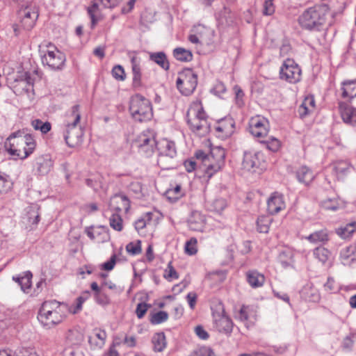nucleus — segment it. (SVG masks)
Listing matches in <instances>:
<instances>
[{
  "instance_id": "f257e3e1",
  "label": "nucleus",
  "mask_w": 356,
  "mask_h": 356,
  "mask_svg": "<svg viewBox=\"0 0 356 356\" xmlns=\"http://www.w3.org/2000/svg\"><path fill=\"white\" fill-rule=\"evenodd\" d=\"M89 295L86 292V297L79 296L76 299L75 305L70 307L64 303L56 300L44 301L38 312V319L46 328L50 329L61 323L67 317V312L76 314L82 309V305Z\"/></svg>"
},
{
  "instance_id": "f03ea898",
  "label": "nucleus",
  "mask_w": 356,
  "mask_h": 356,
  "mask_svg": "<svg viewBox=\"0 0 356 356\" xmlns=\"http://www.w3.org/2000/svg\"><path fill=\"white\" fill-rule=\"evenodd\" d=\"M4 147L11 156L24 159L33 153L35 148V142L31 135L23 134L19 131L12 134L7 138Z\"/></svg>"
},
{
  "instance_id": "7ed1b4c3",
  "label": "nucleus",
  "mask_w": 356,
  "mask_h": 356,
  "mask_svg": "<svg viewBox=\"0 0 356 356\" xmlns=\"http://www.w3.org/2000/svg\"><path fill=\"white\" fill-rule=\"evenodd\" d=\"M329 8L325 4L315 5L306 9L298 17V24L302 29L318 31L326 21Z\"/></svg>"
},
{
  "instance_id": "20e7f679",
  "label": "nucleus",
  "mask_w": 356,
  "mask_h": 356,
  "mask_svg": "<svg viewBox=\"0 0 356 356\" xmlns=\"http://www.w3.org/2000/svg\"><path fill=\"white\" fill-rule=\"evenodd\" d=\"M187 123L193 132L199 136H206L211 129L207 115L200 105L191 106L186 114Z\"/></svg>"
},
{
  "instance_id": "39448f33",
  "label": "nucleus",
  "mask_w": 356,
  "mask_h": 356,
  "mask_svg": "<svg viewBox=\"0 0 356 356\" xmlns=\"http://www.w3.org/2000/svg\"><path fill=\"white\" fill-rule=\"evenodd\" d=\"M129 112L132 118L140 122L149 120L153 116L151 102L139 94L131 98Z\"/></svg>"
},
{
  "instance_id": "423d86ee",
  "label": "nucleus",
  "mask_w": 356,
  "mask_h": 356,
  "mask_svg": "<svg viewBox=\"0 0 356 356\" xmlns=\"http://www.w3.org/2000/svg\"><path fill=\"white\" fill-rule=\"evenodd\" d=\"M177 87L179 92L186 96L191 95L197 85V75L192 69L186 68L179 72Z\"/></svg>"
},
{
  "instance_id": "0eeeda50",
  "label": "nucleus",
  "mask_w": 356,
  "mask_h": 356,
  "mask_svg": "<svg viewBox=\"0 0 356 356\" xmlns=\"http://www.w3.org/2000/svg\"><path fill=\"white\" fill-rule=\"evenodd\" d=\"M19 15L21 17V23L26 30H31L35 24L38 18V8L32 2H28L22 5L19 10Z\"/></svg>"
},
{
  "instance_id": "6e6552de",
  "label": "nucleus",
  "mask_w": 356,
  "mask_h": 356,
  "mask_svg": "<svg viewBox=\"0 0 356 356\" xmlns=\"http://www.w3.org/2000/svg\"><path fill=\"white\" fill-rule=\"evenodd\" d=\"M213 318L215 327L218 332L230 334L232 332L233 323L225 314L223 305L219 303L213 312Z\"/></svg>"
},
{
  "instance_id": "1a4fd4ad",
  "label": "nucleus",
  "mask_w": 356,
  "mask_h": 356,
  "mask_svg": "<svg viewBox=\"0 0 356 356\" xmlns=\"http://www.w3.org/2000/svg\"><path fill=\"white\" fill-rule=\"evenodd\" d=\"M301 70L292 59H286L281 67L280 74L282 79L296 83L301 79Z\"/></svg>"
},
{
  "instance_id": "9d476101",
  "label": "nucleus",
  "mask_w": 356,
  "mask_h": 356,
  "mask_svg": "<svg viewBox=\"0 0 356 356\" xmlns=\"http://www.w3.org/2000/svg\"><path fill=\"white\" fill-rule=\"evenodd\" d=\"M156 143L154 134L149 130L140 134L134 142V145L138 148L139 152L145 154L147 156L153 153Z\"/></svg>"
},
{
  "instance_id": "9b49d317",
  "label": "nucleus",
  "mask_w": 356,
  "mask_h": 356,
  "mask_svg": "<svg viewBox=\"0 0 356 356\" xmlns=\"http://www.w3.org/2000/svg\"><path fill=\"white\" fill-rule=\"evenodd\" d=\"M249 124L250 132L254 137L262 140L267 136L269 130V123L264 118L259 116L252 118Z\"/></svg>"
},
{
  "instance_id": "f8f14e48",
  "label": "nucleus",
  "mask_w": 356,
  "mask_h": 356,
  "mask_svg": "<svg viewBox=\"0 0 356 356\" xmlns=\"http://www.w3.org/2000/svg\"><path fill=\"white\" fill-rule=\"evenodd\" d=\"M210 159L214 160L213 163H209L206 170V173L209 176H212L214 172H216L222 169L225 163V151L220 147H216L211 149Z\"/></svg>"
},
{
  "instance_id": "ddd939ff",
  "label": "nucleus",
  "mask_w": 356,
  "mask_h": 356,
  "mask_svg": "<svg viewBox=\"0 0 356 356\" xmlns=\"http://www.w3.org/2000/svg\"><path fill=\"white\" fill-rule=\"evenodd\" d=\"M242 165L248 171L255 172L257 169L262 170L265 168L263 155L259 152H245Z\"/></svg>"
},
{
  "instance_id": "4468645a",
  "label": "nucleus",
  "mask_w": 356,
  "mask_h": 356,
  "mask_svg": "<svg viewBox=\"0 0 356 356\" xmlns=\"http://www.w3.org/2000/svg\"><path fill=\"white\" fill-rule=\"evenodd\" d=\"M65 60V54L56 49L54 51H48L42 57V63L47 65L52 70L61 69Z\"/></svg>"
},
{
  "instance_id": "2eb2a0df",
  "label": "nucleus",
  "mask_w": 356,
  "mask_h": 356,
  "mask_svg": "<svg viewBox=\"0 0 356 356\" xmlns=\"http://www.w3.org/2000/svg\"><path fill=\"white\" fill-rule=\"evenodd\" d=\"M83 135V130L78 125L66 126L64 138L69 147H74L81 144Z\"/></svg>"
},
{
  "instance_id": "dca6fc26",
  "label": "nucleus",
  "mask_w": 356,
  "mask_h": 356,
  "mask_svg": "<svg viewBox=\"0 0 356 356\" xmlns=\"http://www.w3.org/2000/svg\"><path fill=\"white\" fill-rule=\"evenodd\" d=\"M109 208L115 213H120L122 211L127 213L130 208V201L124 195L115 194L111 198Z\"/></svg>"
},
{
  "instance_id": "f3484780",
  "label": "nucleus",
  "mask_w": 356,
  "mask_h": 356,
  "mask_svg": "<svg viewBox=\"0 0 356 356\" xmlns=\"http://www.w3.org/2000/svg\"><path fill=\"white\" fill-rule=\"evenodd\" d=\"M234 122L232 118L227 117L220 120L218 122V124L215 127V131L217 137L224 139L234 132Z\"/></svg>"
},
{
  "instance_id": "a211bd4d",
  "label": "nucleus",
  "mask_w": 356,
  "mask_h": 356,
  "mask_svg": "<svg viewBox=\"0 0 356 356\" xmlns=\"http://www.w3.org/2000/svg\"><path fill=\"white\" fill-rule=\"evenodd\" d=\"M339 110L343 121L351 125H356V109L344 102H339Z\"/></svg>"
},
{
  "instance_id": "6ab92c4d",
  "label": "nucleus",
  "mask_w": 356,
  "mask_h": 356,
  "mask_svg": "<svg viewBox=\"0 0 356 356\" xmlns=\"http://www.w3.org/2000/svg\"><path fill=\"white\" fill-rule=\"evenodd\" d=\"M269 213L273 215L279 213L285 208V203L282 194L274 193L267 202Z\"/></svg>"
},
{
  "instance_id": "aec40b11",
  "label": "nucleus",
  "mask_w": 356,
  "mask_h": 356,
  "mask_svg": "<svg viewBox=\"0 0 356 356\" xmlns=\"http://www.w3.org/2000/svg\"><path fill=\"white\" fill-rule=\"evenodd\" d=\"M340 259L343 265L350 266L356 262V245H350L340 252Z\"/></svg>"
},
{
  "instance_id": "412c9836",
  "label": "nucleus",
  "mask_w": 356,
  "mask_h": 356,
  "mask_svg": "<svg viewBox=\"0 0 356 356\" xmlns=\"http://www.w3.org/2000/svg\"><path fill=\"white\" fill-rule=\"evenodd\" d=\"M106 333L104 330L95 329L88 337V342L92 348H101L105 343Z\"/></svg>"
},
{
  "instance_id": "4be33fe9",
  "label": "nucleus",
  "mask_w": 356,
  "mask_h": 356,
  "mask_svg": "<svg viewBox=\"0 0 356 356\" xmlns=\"http://www.w3.org/2000/svg\"><path fill=\"white\" fill-rule=\"evenodd\" d=\"M26 223L31 229H35L40 221L39 207L36 204H32L27 208L26 214Z\"/></svg>"
},
{
  "instance_id": "5701e85b",
  "label": "nucleus",
  "mask_w": 356,
  "mask_h": 356,
  "mask_svg": "<svg viewBox=\"0 0 356 356\" xmlns=\"http://www.w3.org/2000/svg\"><path fill=\"white\" fill-rule=\"evenodd\" d=\"M188 222L191 229L194 231H202L204 225L205 219L204 216L199 211H193L192 212Z\"/></svg>"
},
{
  "instance_id": "b1692460",
  "label": "nucleus",
  "mask_w": 356,
  "mask_h": 356,
  "mask_svg": "<svg viewBox=\"0 0 356 356\" xmlns=\"http://www.w3.org/2000/svg\"><path fill=\"white\" fill-rule=\"evenodd\" d=\"M32 273L30 271H26L22 275L13 276V280L20 285L21 289L24 293H29L32 285Z\"/></svg>"
},
{
  "instance_id": "393cba45",
  "label": "nucleus",
  "mask_w": 356,
  "mask_h": 356,
  "mask_svg": "<svg viewBox=\"0 0 356 356\" xmlns=\"http://www.w3.org/2000/svg\"><path fill=\"white\" fill-rule=\"evenodd\" d=\"M177 155L159 154L158 155L157 163L163 170H168L175 167Z\"/></svg>"
},
{
  "instance_id": "a878e982",
  "label": "nucleus",
  "mask_w": 356,
  "mask_h": 356,
  "mask_svg": "<svg viewBox=\"0 0 356 356\" xmlns=\"http://www.w3.org/2000/svg\"><path fill=\"white\" fill-rule=\"evenodd\" d=\"M131 63L133 72V86L134 87H140L141 86L142 79L140 60L136 56H132Z\"/></svg>"
},
{
  "instance_id": "bb28decb",
  "label": "nucleus",
  "mask_w": 356,
  "mask_h": 356,
  "mask_svg": "<svg viewBox=\"0 0 356 356\" xmlns=\"http://www.w3.org/2000/svg\"><path fill=\"white\" fill-rule=\"evenodd\" d=\"M159 154L177 155L176 147L174 142L167 139H162L156 143Z\"/></svg>"
},
{
  "instance_id": "cd10ccee",
  "label": "nucleus",
  "mask_w": 356,
  "mask_h": 356,
  "mask_svg": "<svg viewBox=\"0 0 356 356\" xmlns=\"http://www.w3.org/2000/svg\"><path fill=\"white\" fill-rule=\"evenodd\" d=\"M342 94L343 98L353 99L356 97V79L355 80H346L342 83Z\"/></svg>"
},
{
  "instance_id": "c85d7f7f",
  "label": "nucleus",
  "mask_w": 356,
  "mask_h": 356,
  "mask_svg": "<svg viewBox=\"0 0 356 356\" xmlns=\"http://www.w3.org/2000/svg\"><path fill=\"white\" fill-rule=\"evenodd\" d=\"M38 171L41 175L47 174L53 166V161L49 155L40 156L36 161Z\"/></svg>"
},
{
  "instance_id": "c756f323",
  "label": "nucleus",
  "mask_w": 356,
  "mask_h": 356,
  "mask_svg": "<svg viewBox=\"0 0 356 356\" xmlns=\"http://www.w3.org/2000/svg\"><path fill=\"white\" fill-rule=\"evenodd\" d=\"M79 108L80 106L78 104L72 107L71 110L66 114L65 126L78 125L81 119Z\"/></svg>"
},
{
  "instance_id": "7c9ffc66",
  "label": "nucleus",
  "mask_w": 356,
  "mask_h": 356,
  "mask_svg": "<svg viewBox=\"0 0 356 356\" xmlns=\"http://www.w3.org/2000/svg\"><path fill=\"white\" fill-rule=\"evenodd\" d=\"M247 280L252 287L257 288L264 284L265 277L264 275L257 271L251 270L247 273Z\"/></svg>"
},
{
  "instance_id": "2f4dec72",
  "label": "nucleus",
  "mask_w": 356,
  "mask_h": 356,
  "mask_svg": "<svg viewBox=\"0 0 356 356\" xmlns=\"http://www.w3.org/2000/svg\"><path fill=\"white\" fill-rule=\"evenodd\" d=\"M149 59L165 70H168L170 67L167 56L163 51L150 54Z\"/></svg>"
},
{
  "instance_id": "473e14b6",
  "label": "nucleus",
  "mask_w": 356,
  "mask_h": 356,
  "mask_svg": "<svg viewBox=\"0 0 356 356\" xmlns=\"http://www.w3.org/2000/svg\"><path fill=\"white\" fill-rule=\"evenodd\" d=\"M297 177L300 182L309 184L314 179L313 172L306 166H302L297 172Z\"/></svg>"
},
{
  "instance_id": "72a5a7b5",
  "label": "nucleus",
  "mask_w": 356,
  "mask_h": 356,
  "mask_svg": "<svg viewBox=\"0 0 356 356\" xmlns=\"http://www.w3.org/2000/svg\"><path fill=\"white\" fill-rule=\"evenodd\" d=\"M152 341L155 351L161 352L166 346L165 336L163 332L156 333L153 336Z\"/></svg>"
},
{
  "instance_id": "f704fd0d",
  "label": "nucleus",
  "mask_w": 356,
  "mask_h": 356,
  "mask_svg": "<svg viewBox=\"0 0 356 356\" xmlns=\"http://www.w3.org/2000/svg\"><path fill=\"white\" fill-rule=\"evenodd\" d=\"M175 58L181 62H188L193 58V54L191 51L182 47H177L173 50Z\"/></svg>"
},
{
  "instance_id": "c9c22d12",
  "label": "nucleus",
  "mask_w": 356,
  "mask_h": 356,
  "mask_svg": "<svg viewBox=\"0 0 356 356\" xmlns=\"http://www.w3.org/2000/svg\"><path fill=\"white\" fill-rule=\"evenodd\" d=\"M165 195L170 202H175L181 198L184 195V193L181 191V186L176 185L173 188H168L165 191Z\"/></svg>"
},
{
  "instance_id": "e433bc0d",
  "label": "nucleus",
  "mask_w": 356,
  "mask_h": 356,
  "mask_svg": "<svg viewBox=\"0 0 356 356\" xmlns=\"http://www.w3.org/2000/svg\"><path fill=\"white\" fill-rule=\"evenodd\" d=\"M321 206L326 210L336 211L344 207V202L339 199H327L321 202Z\"/></svg>"
},
{
  "instance_id": "4c0bfd02",
  "label": "nucleus",
  "mask_w": 356,
  "mask_h": 356,
  "mask_svg": "<svg viewBox=\"0 0 356 356\" xmlns=\"http://www.w3.org/2000/svg\"><path fill=\"white\" fill-rule=\"evenodd\" d=\"M356 229V222L347 224L337 229V233L343 238L350 237Z\"/></svg>"
},
{
  "instance_id": "58836bf2",
  "label": "nucleus",
  "mask_w": 356,
  "mask_h": 356,
  "mask_svg": "<svg viewBox=\"0 0 356 356\" xmlns=\"http://www.w3.org/2000/svg\"><path fill=\"white\" fill-rule=\"evenodd\" d=\"M272 219L270 216H260L257 221V230L261 233H267Z\"/></svg>"
},
{
  "instance_id": "ea45409f",
  "label": "nucleus",
  "mask_w": 356,
  "mask_h": 356,
  "mask_svg": "<svg viewBox=\"0 0 356 356\" xmlns=\"http://www.w3.org/2000/svg\"><path fill=\"white\" fill-rule=\"evenodd\" d=\"M111 227L114 230L120 232L123 229V220L120 213H113L109 218Z\"/></svg>"
},
{
  "instance_id": "a19ab883",
  "label": "nucleus",
  "mask_w": 356,
  "mask_h": 356,
  "mask_svg": "<svg viewBox=\"0 0 356 356\" xmlns=\"http://www.w3.org/2000/svg\"><path fill=\"white\" fill-rule=\"evenodd\" d=\"M152 213L147 212L135 222V228L138 232L146 227L152 219Z\"/></svg>"
},
{
  "instance_id": "79ce46f5",
  "label": "nucleus",
  "mask_w": 356,
  "mask_h": 356,
  "mask_svg": "<svg viewBox=\"0 0 356 356\" xmlns=\"http://www.w3.org/2000/svg\"><path fill=\"white\" fill-rule=\"evenodd\" d=\"M259 142L264 144L268 149L274 152L278 151L281 146L280 141L275 137H270L267 140H259Z\"/></svg>"
},
{
  "instance_id": "37998d69",
  "label": "nucleus",
  "mask_w": 356,
  "mask_h": 356,
  "mask_svg": "<svg viewBox=\"0 0 356 356\" xmlns=\"http://www.w3.org/2000/svg\"><path fill=\"white\" fill-rule=\"evenodd\" d=\"M31 124L35 130H40L42 132V134H47L51 129V124L50 122H44L39 119L33 120Z\"/></svg>"
},
{
  "instance_id": "c03bdc74",
  "label": "nucleus",
  "mask_w": 356,
  "mask_h": 356,
  "mask_svg": "<svg viewBox=\"0 0 356 356\" xmlns=\"http://www.w3.org/2000/svg\"><path fill=\"white\" fill-rule=\"evenodd\" d=\"M314 254L323 264H325L330 256L329 250L323 247L316 248L314 251Z\"/></svg>"
},
{
  "instance_id": "a18cd8bd",
  "label": "nucleus",
  "mask_w": 356,
  "mask_h": 356,
  "mask_svg": "<svg viewBox=\"0 0 356 356\" xmlns=\"http://www.w3.org/2000/svg\"><path fill=\"white\" fill-rule=\"evenodd\" d=\"M99 10V3L97 2L93 1L92 6L88 8V13L91 19V26L93 28L98 21H99L100 18L95 15V13Z\"/></svg>"
},
{
  "instance_id": "49530a36",
  "label": "nucleus",
  "mask_w": 356,
  "mask_h": 356,
  "mask_svg": "<svg viewBox=\"0 0 356 356\" xmlns=\"http://www.w3.org/2000/svg\"><path fill=\"white\" fill-rule=\"evenodd\" d=\"M85 183L95 191H97L99 188L103 187L102 177L100 176H97L95 178H87L85 179Z\"/></svg>"
},
{
  "instance_id": "de8ad7c7",
  "label": "nucleus",
  "mask_w": 356,
  "mask_h": 356,
  "mask_svg": "<svg viewBox=\"0 0 356 356\" xmlns=\"http://www.w3.org/2000/svg\"><path fill=\"white\" fill-rule=\"evenodd\" d=\"M168 314L166 312L159 311L152 315L150 322L152 324H160L168 320Z\"/></svg>"
},
{
  "instance_id": "09e8293b",
  "label": "nucleus",
  "mask_w": 356,
  "mask_h": 356,
  "mask_svg": "<svg viewBox=\"0 0 356 356\" xmlns=\"http://www.w3.org/2000/svg\"><path fill=\"white\" fill-rule=\"evenodd\" d=\"M307 239L313 243L324 242L328 240L327 234L324 231L316 232L310 234Z\"/></svg>"
},
{
  "instance_id": "8fccbe9b",
  "label": "nucleus",
  "mask_w": 356,
  "mask_h": 356,
  "mask_svg": "<svg viewBox=\"0 0 356 356\" xmlns=\"http://www.w3.org/2000/svg\"><path fill=\"white\" fill-rule=\"evenodd\" d=\"M68 340L74 345H79L83 340V334L77 330H70L67 335Z\"/></svg>"
},
{
  "instance_id": "3c124183",
  "label": "nucleus",
  "mask_w": 356,
  "mask_h": 356,
  "mask_svg": "<svg viewBox=\"0 0 356 356\" xmlns=\"http://www.w3.org/2000/svg\"><path fill=\"white\" fill-rule=\"evenodd\" d=\"M226 206V201L224 199H216L213 200L211 204L210 210L220 213L222 211H223Z\"/></svg>"
},
{
  "instance_id": "603ef678",
  "label": "nucleus",
  "mask_w": 356,
  "mask_h": 356,
  "mask_svg": "<svg viewBox=\"0 0 356 356\" xmlns=\"http://www.w3.org/2000/svg\"><path fill=\"white\" fill-rule=\"evenodd\" d=\"M127 251L132 254L136 255L141 252V242L140 241H137L136 242H130L126 246Z\"/></svg>"
},
{
  "instance_id": "864d4df0",
  "label": "nucleus",
  "mask_w": 356,
  "mask_h": 356,
  "mask_svg": "<svg viewBox=\"0 0 356 356\" xmlns=\"http://www.w3.org/2000/svg\"><path fill=\"white\" fill-rule=\"evenodd\" d=\"M197 239L195 238H191L190 240L186 241L185 245V252L189 255H194L197 253Z\"/></svg>"
},
{
  "instance_id": "5fc2aeb1",
  "label": "nucleus",
  "mask_w": 356,
  "mask_h": 356,
  "mask_svg": "<svg viewBox=\"0 0 356 356\" xmlns=\"http://www.w3.org/2000/svg\"><path fill=\"white\" fill-rule=\"evenodd\" d=\"M112 76L118 81H124L125 79V72L124 68L117 65L113 67L111 71Z\"/></svg>"
},
{
  "instance_id": "6e6d98bb",
  "label": "nucleus",
  "mask_w": 356,
  "mask_h": 356,
  "mask_svg": "<svg viewBox=\"0 0 356 356\" xmlns=\"http://www.w3.org/2000/svg\"><path fill=\"white\" fill-rule=\"evenodd\" d=\"M150 307V305L145 302H140L137 305L136 314L138 318H142L146 314L147 309Z\"/></svg>"
},
{
  "instance_id": "4d7b16f0",
  "label": "nucleus",
  "mask_w": 356,
  "mask_h": 356,
  "mask_svg": "<svg viewBox=\"0 0 356 356\" xmlns=\"http://www.w3.org/2000/svg\"><path fill=\"white\" fill-rule=\"evenodd\" d=\"M274 0H265L264 3L263 14L264 15H271L275 13Z\"/></svg>"
},
{
  "instance_id": "13d9d810",
  "label": "nucleus",
  "mask_w": 356,
  "mask_h": 356,
  "mask_svg": "<svg viewBox=\"0 0 356 356\" xmlns=\"http://www.w3.org/2000/svg\"><path fill=\"white\" fill-rule=\"evenodd\" d=\"M95 298L97 302L100 305H106L110 303L109 297L102 291L95 294Z\"/></svg>"
},
{
  "instance_id": "bf43d9fd",
  "label": "nucleus",
  "mask_w": 356,
  "mask_h": 356,
  "mask_svg": "<svg viewBox=\"0 0 356 356\" xmlns=\"http://www.w3.org/2000/svg\"><path fill=\"white\" fill-rule=\"evenodd\" d=\"M248 311H249V307L243 305L241 308L240 309L238 314V318L241 321H245L248 319Z\"/></svg>"
},
{
  "instance_id": "052dcab7",
  "label": "nucleus",
  "mask_w": 356,
  "mask_h": 356,
  "mask_svg": "<svg viewBox=\"0 0 356 356\" xmlns=\"http://www.w3.org/2000/svg\"><path fill=\"white\" fill-rule=\"evenodd\" d=\"M116 263V255L113 254L111 259L102 264V269L105 270H111Z\"/></svg>"
},
{
  "instance_id": "680f3d73",
  "label": "nucleus",
  "mask_w": 356,
  "mask_h": 356,
  "mask_svg": "<svg viewBox=\"0 0 356 356\" xmlns=\"http://www.w3.org/2000/svg\"><path fill=\"white\" fill-rule=\"evenodd\" d=\"M195 332L201 339H207L209 338V334L201 325L195 327Z\"/></svg>"
},
{
  "instance_id": "e2e57ef3",
  "label": "nucleus",
  "mask_w": 356,
  "mask_h": 356,
  "mask_svg": "<svg viewBox=\"0 0 356 356\" xmlns=\"http://www.w3.org/2000/svg\"><path fill=\"white\" fill-rule=\"evenodd\" d=\"M348 168V165L343 162L337 163L334 167V170L337 175L344 174Z\"/></svg>"
},
{
  "instance_id": "0e129e2a",
  "label": "nucleus",
  "mask_w": 356,
  "mask_h": 356,
  "mask_svg": "<svg viewBox=\"0 0 356 356\" xmlns=\"http://www.w3.org/2000/svg\"><path fill=\"white\" fill-rule=\"evenodd\" d=\"M186 299L188 300L191 309H194L197 301V294L194 292H191L188 293Z\"/></svg>"
},
{
  "instance_id": "69168bd1",
  "label": "nucleus",
  "mask_w": 356,
  "mask_h": 356,
  "mask_svg": "<svg viewBox=\"0 0 356 356\" xmlns=\"http://www.w3.org/2000/svg\"><path fill=\"white\" fill-rule=\"evenodd\" d=\"M196 157L198 159H201L202 162L204 163V165L208 167L207 163L210 161V156L209 155H207L204 152L199 151L196 152Z\"/></svg>"
},
{
  "instance_id": "338daca9",
  "label": "nucleus",
  "mask_w": 356,
  "mask_h": 356,
  "mask_svg": "<svg viewBox=\"0 0 356 356\" xmlns=\"http://www.w3.org/2000/svg\"><path fill=\"white\" fill-rule=\"evenodd\" d=\"M168 272L165 273V277L167 279H177L178 278V275L175 268L169 264L168 266Z\"/></svg>"
},
{
  "instance_id": "774afa93",
  "label": "nucleus",
  "mask_w": 356,
  "mask_h": 356,
  "mask_svg": "<svg viewBox=\"0 0 356 356\" xmlns=\"http://www.w3.org/2000/svg\"><path fill=\"white\" fill-rule=\"evenodd\" d=\"M17 356H38V355L32 349L24 348L19 351Z\"/></svg>"
}]
</instances>
